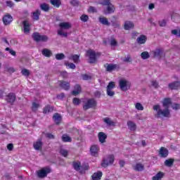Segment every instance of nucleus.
Instances as JSON below:
<instances>
[{"label":"nucleus","instance_id":"f8f14e48","mask_svg":"<svg viewBox=\"0 0 180 180\" xmlns=\"http://www.w3.org/2000/svg\"><path fill=\"white\" fill-rule=\"evenodd\" d=\"M151 54L153 55V57L161 58L164 56V51L162 49H156L151 51Z\"/></svg>","mask_w":180,"mask_h":180},{"label":"nucleus","instance_id":"13d9d810","mask_svg":"<svg viewBox=\"0 0 180 180\" xmlns=\"http://www.w3.org/2000/svg\"><path fill=\"white\" fill-rule=\"evenodd\" d=\"M6 51H9L10 54H11V56H16V52H15V51L9 49V48H6Z\"/></svg>","mask_w":180,"mask_h":180},{"label":"nucleus","instance_id":"cd10ccee","mask_svg":"<svg viewBox=\"0 0 180 180\" xmlns=\"http://www.w3.org/2000/svg\"><path fill=\"white\" fill-rule=\"evenodd\" d=\"M101 178H102V172H95L91 176L92 180H101Z\"/></svg>","mask_w":180,"mask_h":180},{"label":"nucleus","instance_id":"1a4fd4ad","mask_svg":"<svg viewBox=\"0 0 180 180\" xmlns=\"http://www.w3.org/2000/svg\"><path fill=\"white\" fill-rule=\"evenodd\" d=\"M50 172H51V169L49 167H45L38 170L37 174L39 178H44L45 176H47V174H50Z\"/></svg>","mask_w":180,"mask_h":180},{"label":"nucleus","instance_id":"c85d7f7f","mask_svg":"<svg viewBox=\"0 0 180 180\" xmlns=\"http://www.w3.org/2000/svg\"><path fill=\"white\" fill-rule=\"evenodd\" d=\"M147 41V37L145 35H141L139 37L137 38L136 41L139 44H144Z\"/></svg>","mask_w":180,"mask_h":180},{"label":"nucleus","instance_id":"a878e982","mask_svg":"<svg viewBox=\"0 0 180 180\" xmlns=\"http://www.w3.org/2000/svg\"><path fill=\"white\" fill-rule=\"evenodd\" d=\"M81 86L76 84L75 86V89L72 91V95H74L75 96H77V95H79V94H81Z\"/></svg>","mask_w":180,"mask_h":180},{"label":"nucleus","instance_id":"79ce46f5","mask_svg":"<svg viewBox=\"0 0 180 180\" xmlns=\"http://www.w3.org/2000/svg\"><path fill=\"white\" fill-rule=\"evenodd\" d=\"M53 108L50 105H47L44 108V113H50V112H53Z\"/></svg>","mask_w":180,"mask_h":180},{"label":"nucleus","instance_id":"de8ad7c7","mask_svg":"<svg viewBox=\"0 0 180 180\" xmlns=\"http://www.w3.org/2000/svg\"><path fill=\"white\" fill-rule=\"evenodd\" d=\"M60 154H61V155H63V157H68V150L62 148L60 150Z\"/></svg>","mask_w":180,"mask_h":180},{"label":"nucleus","instance_id":"5fc2aeb1","mask_svg":"<svg viewBox=\"0 0 180 180\" xmlns=\"http://www.w3.org/2000/svg\"><path fill=\"white\" fill-rule=\"evenodd\" d=\"M172 108L174 110H178V109H180V105L176 103H173L172 105Z\"/></svg>","mask_w":180,"mask_h":180},{"label":"nucleus","instance_id":"680f3d73","mask_svg":"<svg viewBox=\"0 0 180 180\" xmlns=\"http://www.w3.org/2000/svg\"><path fill=\"white\" fill-rule=\"evenodd\" d=\"M60 75L63 77V78H67V77H68V72H62L60 73Z\"/></svg>","mask_w":180,"mask_h":180},{"label":"nucleus","instance_id":"052dcab7","mask_svg":"<svg viewBox=\"0 0 180 180\" xmlns=\"http://www.w3.org/2000/svg\"><path fill=\"white\" fill-rule=\"evenodd\" d=\"M7 148L8 151H12L13 150V143L8 144Z\"/></svg>","mask_w":180,"mask_h":180},{"label":"nucleus","instance_id":"473e14b6","mask_svg":"<svg viewBox=\"0 0 180 180\" xmlns=\"http://www.w3.org/2000/svg\"><path fill=\"white\" fill-rule=\"evenodd\" d=\"M51 5L54 6L55 8H60L61 5V1L60 0H51Z\"/></svg>","mask_w":180,"mask_h":180},{"label":"nucleus","instance_id":"37998d69","mask_svg":"<svg viewBox=\"0 0 180 180\" xmlns=\"http://www.w3.org/2000/svg\"><path fill=\"white\" fill-rule=\"evenodd\" d=\"M135 108L136 110H144V107L142 103H135Z\"/></svg>","mask_w":180,"mask_h":180},{"label":"nucleus","instance_id":"412c9836","mask_svg":"<svg viewBox=\"0 0 180 180\" xmlns=\"http://www.w3.org/2000/svg\"><path fill=\"white\" fill-rule=\"evenodd\" d=\"M133 169L134 171L141 172L144 170V165L141 163H136L133 165Z\"/></svg>","mask_w":180,"mask_h":180},{"label":"nucleus","instance_id":"2f4dec72","mask_svg":"<svg viewBox=\"0 0 180 180\" xmlns=\"http://www.w3.org/2000/svg\"><path fill=\"white\" fill-rule=\"evenodd\" d=\"M60 85L61 88L65 89L66 91L70 89V83L67 82H60Z\"/></svg>","mask_w":180,"mask_h":180},{"label":"nucleus","instance_id":"f03ea898","mask_svg":"<svg viewBox=\"0 0 180 180\" xmlns=\"http://www.w3.org/2000/svg\"><path fill=\"white\" fill-rule=\"evenodd\" d=\"M59 27H60V29L58 31V34H59V36H63V37H67L68 34L67 33V32L64 30H68V29H71L72 27L71 22H60L59 24Z\"/></svg>","mask_w":180,"mask_h":180},{"label":"nucleus","instance_id":"dca6fc26","mask_svg":"<svg viewBox=\"0 0 180 180\" xmlns=\"http://www.w3.org/2000/svg\"><path fill=\"white\" fill-rule=\"evenodd\" d=\"M127 127H128L129 130H130L131 131H136V130L137 129V125L133 121H130V120L128 121Z\"/></svg>","mask_w":180,"mask_h":180},{"label":"nucleus","instance_id":"8fccbe9b","mask_svg":"<svg viewBox=\"0 0 180 180\" xmlns=\"http://www.w3.org/2000/svg\"><path fill=\"white\" fill-rule=\"evenodd\" d=\"M89 19V17L87 15H82L80 17V20L82 22H88V20Z\"/></svg>","mask_w":180,"mask_h":180},{"label":"nucleus","instance_id":"a211bd4d","mask_svg":"<svg viewBox=\"0 0 180 180\" xmlns=\"http://www.w3.org/2000/svg\"><path fill=\"white\" fill-rule=\"evenodd\" d=\"M103 122H104V123L107 124L109 127L112 126H115L116 124L115 121L112 120V118H110V117L103 118Z\"/></svg>","mask_w":180,"mask_h":180},{"label":"nucleus","instance_id":"a19ab883","mask_svg":"<svg viewBox=\"0 0 180 180\" xmlns=\"http://www.w3.org/2000/svg\"><path fill=\"white\" fill-rule=\"evenodd\" d=\"M62 140L63 141H64L65 143H68L70 141H71V137H70L67 134H64L62 136Z\"/></svg>","mask_w":180,"mask_h":180},{"label":"nucleus","instance_id":"ea45409f","mask_svg":"<svg viewBox=\"0 0 180 180\" xmlns=\"http://www.w3.org/2000/svg\"><path fill=\"white\" fill-rule=\"evenodd\" d=\"M173 164H174L173 159H168L165 161V165H166V167H172Z\"/></svg>","mask_w":180,"mask_h":180},{"label":"nucleus","instance_id":"4be33fe9","mask_svg":"<svg viewBox=\"0 0 180 180\" xmlns=\"http://www.w3.org/2000/svg\"><path fill=\"white\" fill-rule=\"evenodd\" d=\"M98 20L100 23H101V25H104V26H110V22H109V20H108V18L103 16H101L98 18Z\"/></svg>","mask_w":180,"mask_h":180},{"label":"nucleus","instance_id":"f257e3e1","mask_svg":"<svg viewBox=\"0 0 180 180\" xmlns=\"http://www.w3.org/2000/svg\"><path fill=\"white\" fill-rule=\"evenodd\" d=\"M162 105L165 109H162L160 105L153 106L156 113V117H169L171 114L169 112V105H171V100L169 98H165L162 101Z\"/></svg>","mask_w":180,"mask_h":180},{"label":"nucleus","instance_id":"e433bc0d","mask_svg":"<svg viewBox=\"0 0 180 180\" xmlns=\"http://www.w3.org/2000/svg\"><path fill=\"white\" fill-rule=\"evenodd\" d=\"M39 16H40V10H36V11L33 13L32 19H34V20H39Z\"/></svg>","mask_w":180,"mask_h":180},{"label":"nucleus","instance_id":"2eb2a0df","mask_svg":"<svg viewBox=\"0 0 180 180\" xmlns=\"http://www.w3.org/2000/svg\"><path fill=\"white\" fill-rule=\"evenodd\" d=\"M16 99V96L13 93H10L6 96V101L8 102V103H13L14 101Z\"/></svg>","mask_w":180,"mask_h":180},{"label":"nucleus","instance_id":"ddd939ff","mask_svg":"<svg viewBox=\"0 0 180 180\" xmlns=\"http://www.w3.org/2000/svg\"><path fill=\"white\" fill-rule=\"evenodd\" d=\"M22 31L23 33H25V34H29V33L30 32V23L29 22V21L27 20H25L22 22Z\"/></svg>","mask_w":180,"mask_h":180},{"label":"nucleus","instance_id":"9b49d317","mask_svg":"<svg viewBox=\"0 0 180 180\" xmlns=\"http://www.w3.org/2000/svg\"><path fill=\"white\" fill-rule=\"evenodd\" d=\"M100 150L101 148H99V146L92 145L90 148V153L93 157H98Z\"/></svg>","mask_w":180,"mask_h":180},{"label":"nucleus","instance_id":"a18cd8bd","mask_svg":"<svg viewBox=\"0 0 180 180\" xmlns=\"http://www.w3.org/2000/svg\"><path fill=\"white\" fill-rule=\"evenodd\" d=\"M110 46H112V47H116V46H117V41H116L115 39V38L112 37L110 39Z\"/></svg>","mask_w":180,"mask_h":180},{"label":"nucleus","instance_id":"7c9ffc66","mask_svg":"<svg viewBox=\"0 0 180 180\" xmlns=\"http://www.w3.org/2000/svg\"><path fill=\"white\" fill-rule=\"evenodd\" d=\"M53 119L55 123H56V124H58L60 123V122H61V115H60V114H58V113H56L53 115Z\"/></svg>","mask_w":180,"mask_h":180},{"label":"nucleus","instance_id":"0e129e2a","mask_svg":"<svg viewBox=\"0 0 180 180\" xmlns=\"http://www.w3.org/2000/svg\"><path fill=\"white\" fill-rule=\"evenodd\" d=\"M6 5H7V6L12 8V6H13V2L11 1H6Z\"/></svg>","mask_w":180,"mask_h":180},{"label":"nucleus","instance_id":"0eeeda50","mask_svg":"<svg viewBox=\"0 0 180 180\" xmlns=\"http://www.w3.org/2000/svg\"><path fill=\"white\" fill-rule=\"evenodd\" d=\"M115 162V156L113 155H109L105 159L103 160L101 163L102 167H108V165H111Z\"/></svg>","mask_w":180,"mask_h":180},{"label":"nucleus","instance_id":"7ed1b4c3","mask_svg":"<svg viewBox=\"0 0 180 180\" xmlns=\"http://www.w3.org/2000/svg\"><path fill=\"white\" fill-rule=\"evenodd\" d=\"M101 56V53H96L95 51L90 49L86 51V56L89 58V62L91 64L96 63V58Z\"/></svg>","mask_w":180,"mask_h":180},{"label":"nucleus","instance_id":"5701e85b","mask_svg":"<svg viewBox=\"0 0 180 180\" xmlns=\"http://www.w3.org/2000/svg\"><path fill=\"white\" fill-rule=\"evenodd\" d=\"M169 89H178L180 88V82H174L168 84Z\"/></svg>","mask_w":180,"mask_h":180},{"label":"nucleus","instance_id":"6ab92c4d","mask_svg":"<svg viewBox=\"0 0 180 180\" xmlns=\"http://www.w3.org/2000/svg\"><path fill=\"white\" fill-rule=\"evenodd\" d=\"M73 167L76 171H79L80 174H84V170H82V166H81V162H73Z\"/></svg>","mask_w":180,"mask_h":180},{"label":"nucleus","instance_id":"338daca9","mask_svg":"<svg viewBox=\"0 0 180 180\" xmlns=\"http://www.w3.org/2000/svg\"><path fill=\"white\" fill-rule=\"evenodd\" d=\"M154 8H155V6L154 5V4H149L148 9H150V11H153V9H154Z\"/></svg>","mask_w":180,"mask_h":180},{"label":"nucleus","instance_id":"c9c22d12","mask_svg":"<svg viewBox=\"0 0 180 180\" xmlns=\"http://www.w3.org/2000/svg\"><path fill=\"white\" fill-rule=\"evenodd\" d=\"M142 60H147L150 57V53L148 51H143L141 53Z\"/></svg>","mask_w":180,"mask_h":180},{"label":"nucleus","instance_id":"69168bd1","mask_svg":"<svg viewBox=\"0 0 180 180\" xmlns=\"http://www.w3.org/2000/svg\"><path fill=\"white\" fill-rule=\"evenodd\" d=\"M70 4H71L72 5H73L74 6H77V5H78V1H77V0H72V1L70 2Z\"/></svg>","mask_w":180,"mask_h":180},{"label":"nucleus","instance_id":"3c124183","mask_svg":"<svg viewBox=\"0 0 180 180\" xmlns=\"http://www.w3.org/2000/svg\"><path fill=\"white\" fill-rule=\"evenodd\" d=\"M159 25L160 27H165V26H167V20H162L159 21Z\"/></svg>","mask_w":180,"mask_h":180},{"label":"nucleus","instance_id":"39448f33","mask_svg":"<svg viewBox=\"0 0 180 180\" xmlns=\"http://www.w3.org/2000/svg\"><path fill=\"white\" fill-rule=\"evenodd\" d=\"M119 86L121 91H129V89H130V86H131V83L126 79H121L119 81Z\"/></svg>","mask_w":180,"mask_h":180},{"label":"nucleus","instance_id":"4c0bfd02","mask_svg":"<svg viewBox=\"0 0 180 180\" xmlns=\"http://www.w3.org/2000/svg\"><path fill=\"white\" fill-rule=\"evenodd\" d=\"M116 69V65L110 64L106 66V71H108L110 72L111 71H113V70Z\"/></svg>","mask_w":180,"mask_h":180},{"label":"nucleus","instance_id":"f704fd0d","mask_svg":"<svg viewBox=\"0 0 180 180\" xmlns=\"http://www.w3.org/2000/svg\"><path fill=\"white\" fill-rule=\"evenodd\" d=\"M164 176V173L159 172L156 175L153 177V180H160Z\"/></svg>","mask_w":180,"mask_h":180},{"label":"nucleus","instance_id":"09e8293b","mask_svg":"<svg viewBox=\"0 0 180 180\" xmlns=\"http://www.w3.org/2000/svg\"><path fill=\"white\" fill-rule=\"evenodd\" d=\"M112 26L115 27V29H117L120 27V23L117 21H111Z\"/></svg>","mask_w":180,"mask_h":180},{"label":"nucleus","instance_id":"b1692460","mask_svg":"<svg viewBox=\"0 0 180 180\" xmlns=\"http://www.w3.org/2000/svg\"><path fill=\"white\" fill-rule=\"evenodd\" d=\"M33 147L34 150H39L41 148V147H43V142H41V140L39 139L34 143Z\"/></svg>","mask_w":180,"mask_h":180},{"label":"nucleus","instance_id":"c03bdc74","mask_svg":"<svg viewBox=\"0 0 180 180\" xmlns=\"http://www.w3.org/2000/svg\"><path fill=\"white\" fill-rule=\"evenodd\" d=\"M56 60H64L65 58V55L64 53H57L55 55Z\"/></svg>","mask_w":180,"mask_h":180},{"label":"nucleus","instance_id":"4d7b16f0","mask_svg":"<svg viewBox=\"0 0 180 180\" xmlns=\"http://www.w3.org/2000/svg\"><path fill=\"white\" fill-rule=\"evenodd\" d=\"M91 75H82V79H84V81H88L89 79H91Z\"/></svg>","mask_w":180,"mask_h":180},{"label":"nucleus","instance_id":"603ef678","mask_svg":"<svg viewBox=\"0 0 180 180\" xmlns=\"http://www.w3.org/2000/svg\"><path fill=\"white\" fill-rule=\"evenodd\" d=\"M72 102H73V105H79V103H81V100H79V98H74L72 100Z\"/></svg>","mask_w":180,"mask_h":180},{"label":"nucleus","instance_id":"49530a36","mask_svg":"<svg viewBox=\"0 0 180 180\" xmlns=\"http://www.w3.org/2000/svg\"><path fill=\"white\" fill-rule=\"evenodd\" d=\"M21 74H22L24 77H29V75H30V71H29L27 69H22Z\"/></svg>","mask_w":180,"mask_h":180},{"label":"nucleus","instance_id":"f3484780","mask_svg":"<svg viewBox=\"0 0 180 180\" xmlns=\"http://www.w3.org/2000/svg\"><path fill=\"white\" fill-rule=\"evenodd\" d=\"M124 29L125 30H131V29H134V23L131 21H125L124 23Z\"/></svg>","mask_w":180,"mask_h":180},{"label":"nucleus","instance_id":"58836bf2","mask_svg":"<svg viewBox=\"0 0 180 180\" xmlns=\"http://www.w3.org/2000/svg\"><path fill=\"white\" fill-rule=\"evenodd\" d=\"M65 65L66 67H68V68H70V70H75V68H77V66H75V64L68 62H65Z\"/></svg>","mask_w":180,"mask_h":180},{"label":"nucleus","instance_id":"423d86ee","mask_svg":"<svg viewBox=\"0 0 180 180\" xmlns=\"http://www.w3.org/2000/svg\"><path fill=\"white\" fill-rule=\"evenodd\" d=\"M115 88H116V82H110L106 87V92L108 96H113L115 95V91H113Z\"/></svg>","mask_w":180,"mask_h":180},{"label":"nucleus","instance_id":"aec40b11","mask_svg":"<svg viewBox=\"0 0 180 180\" xmlns=\"http://www.w3.org/2000/svg\"><path fill=\"white\" fill-rule=\"evenodd\" d=\"M159 154L162 158L168 157V149L165 148V147L160 148Z\"/></svg>","mask_w":180,"mask_h":180},{"label":"nucleus","instance_id":"20e7f679","mask_svg":"<svg viewBox=\"0 0 180 180\" xmlns=\"http://www.w3.org/2000/svg\"><path fill=\"white\" fill-rule=\"evenodd\" d=\"M101 5H104L106 8L104 10V13L109 14L115 12V6L110 4V0H104L101 2Z\"/></svg>","mask_w":180,"mask_h":180},{"label":"nucleus","instance_id":"c756f323","mask_svg":"<svg viewBox=\"0 0 180 180\" xmlns=\"http://www.w3.org/2000/svg\"><path fill=\"white\" fill-rule=\"evenodd\" d=\"M42 54L45 57H48L49 58V57H51V56L53 55V53L50 51V49H44L42 50Z\"/></svg>","mask_w":180,"mask_h":180},{"label":"nucleus","instance_id":"72a5a7b5","mask_svg":"<svg viewBox=\"0 0 180 180\" xmlns=\"http://www.w3.org/2000/svg\"><path fill=\"white\" fill-rule=\"evenodd\" d=\"M40 8L41 11H44V12H49V11L50 10V6H49V4H41Z\"/></svg>","mask_w":180,"mask_h":180},{"label":"nucleus","instance_id":"393cba45","mask_svg":"<svg viewBox=\"0 0 180 180\" xmlns=\"http://www.w3.org/2000/svg\"><path fill=\"white\" fill-rule=\"evenodd\" d=\"M98 137L100 143H105V141H106V138L108 136H106V134H105L103 132H100V133H98Z\"/></svg>","mask_w":180,"mask_h":180},{"label":"nucleus","instance_id":"9d476101","mask_svg":"<svg viewBox=\"0 0 180 180\" xmlns=\"http://www.w3.org/2000/svg\"><path fill=\"white\" fill-rule=\"evenodd\" d=\"M32 37L35 41H47V40H49V37H47V36L40 35L38 32L34 33Z\"/></svg>","mask_w":180,"mask_h":180},{"label":"nucleus","instance_id":"774afa93","mask_svg":"<svg viewBox=\"0 0 180 180\" xmlns=\"http://www.w3.org/2000/svg\"><path fill=\"white\" fill-rule=\"evenodd\" d=\"M46 137H48V139H54V135H53L52 134H46Z\"/></svg>","mask_w":180,"mask_h":180},{"label":"nucleus","instance_id":"bf43d9fd","mask_svg":"<svg viewBox=\"0 0 180 180\" xmlns=\"http://www.w3.org/2000/svg\"><path fill=\"white\" fill-rule=\"evenodd\" d=\"M82 171H83V174H85V171H88L89 169V166L88 165H86L85 166H82Z\"/></svg>","mask_w":180,"mask_h":180},{"label":"nucleus","instance_id":"bb28decb","mask_svg":"<svg viewBox=\"0 0 180 180\" xmlns=\"http://www.w3.org/2000/svg\"><path fill=\"white\" fill-rule=\"evenodd\" d=\"M69 60H72L75 64H78L79 63V55H70L68 56Z\"/></svg>","mask_w":180,"mask_h":180},{"label":"nucleus","instance_id":"864d4df0","mask_svg":"<svg viewBox=\"0 0 180 180\" xmlns=\"http://www.w3.org/2000/svg\"><path fill=\"white\" fill-rule=\"evenodd\" d=\"M32 109L34 112H36V110H37V109H39V104L37 103H32Z\"/></svg>","mask_w":180,"mask_h":180},{"label":"nucleus","instance_id":"e2e57ef3","mask_svg":"<svg viewBox=\"0 0 180 180\" xmlns=\"http://www.w3.org/2000/svg\"><path fill=\"white\" fill-rule=\"evenodd\" d=\"M89 12H91V13H94V12H96V8L95 7H89Z\"/></svg>","mask_w":180,"mask_h":180},{"label":"nucleus","instance_id":"4468645a","mask_svg":"<svg viewBox=\"0 0 180 180\" xmlns=\"http://www.w3.org/2000/svg\"><path fill=\"white\" fill-rule=\"evenodd\" d=\"M13 20V18H12V15H11V14H6L3 17V22L5 25V26H8V25H11Z\"/></svg>","mask_w":180,"mask_h":180},{"label":"nucleus","instance_id":"6e6552de","mask_svg":"<svg viewBox=\"0 0 180 180\" xmlns=\"http://www.w3.org/2000/svg\"><path fill=\"white\" fill-rule=\"evenodd\" d=\"M96 106V101L94 99H89L86 102L84 103L83 108L84 110H88L91 108H95Z\"/></svg>","mask_w":180,"mask_h":180},{"label":"nucleus","instance_id":"6e6d98bb","mask_svg":"<svg viewBox=\"0 0 180 180\" xmlns=\"http://www.w3.org/2000/svg\"><path fill=\"white\" fill-rule=\"evenodd\" d=\"M150 86H153V88H158V82L155 80H153L150 83Z\"/></svg>","mask_w":180,"mask_h":180}]
</instances>
